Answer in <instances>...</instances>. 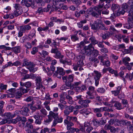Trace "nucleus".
<instances>
[{"instance_id":"f257e3e1","label":"nucleus","mask_w":133,"mask_h":133,"mask_svg":"<svg viewBox=\"0 0 133 133\" xmlns=\"http://www.w3.org/2000/svg\"><path fill=\"white\" fill-rule=\"evenodd\" d=\"M111 9L113 11V14L115 16H119L121 14L123 15L125 12L124 10L120 11L119 6L116 4H113L112 5Z\"/></svg>"},{"instance_id":"f03ea898","label":"nucleus","mask_w":133,"mask_h":133,"mask_svg":"<svg viewBox=\"0 0 133 133\" xmlns=\"http://www.w3.org/2000/svg\"><path fill=\"white\" fill-rule=\"evenodd\" d=\"M21 90L23 93H26L29 90V88L31 86V83L30 82H28L25 83L20 82Z\"/></svg>"},{"instance_id":"7ed1b4c3","label":"nucleus","mask_w":133,"mask_h":133,"mask_svg":"<svg viewBox=\"0 0 133 133\" xmlns=\"http://www.w3.org/2000/svg\"><path fill=\"white\" fill-rule=\"evenodd\" d=\"M105 1H107V0H100L99 4L97 6H95L93 8V9L97 12L100 15H101V12L103 10L102 8L104 5V2Z\"/></svg>"},{"instance_id":"20e7f679","label":"nucleus","mask_w":133,"mask_h":133,"mask_svg":"<svg viewBox=\"0 0 133 133\" xmlns=\"http://www.w3.org/2000/svg\"><path fill=\"white\" fill-rule=\"evenodd\" d=\"M19 114L23 115L28 116L30 112V110L28 107H23L21 110H19Z\"/></svg>"},{"instance_id":"39448f33","label":"nucleus","mask_w":133,"mask_h":133,"mask_svg":"<svg viewBox=\"0 0 133 133\" xmlns=\"http://www.w3.org/2000/svg\"><path fill=\"white\" fill-rule=\"evenodd\" d=\"M35 77L36 85V89H39L41 87H43L41 78L40 76H35Z\"/></svg>"},{"instance_id":"423d86ee","label":"nucleus","mask_w":133,"mask_h":133,"mask_svg":"<svg viewBox=\"0 0 133 133\" xmlns=\"http://www.w3.org/2000/svg\"><path fill=\"white\" fill-rule=\"evenodd\" d=\"M8 91L10 92H9V94L8 95L3 94L2 95L1 98V99L4 98L6 97H14V93H13L15 91V88H11L9 89Z\"/></svg>"},{"instance_id":"0eeeda50","label":"nucleus","mask_w":133,"mask_h":133,"mask_svg":"<svg viewBox=\"0 0 133 133\" xmlns=\"http://www.w3.org/2000/svg\"><path fill=\"white\" fill-rule=\"evenodd\" d=\"M58 114L55 113L52 111H50L49 112V115L48 116V119L46 121V122H51L53 119V118L54 119L57 118L58 117Z\"/></svg>"},{"instance_id":"6e6552de","label":"nucleus","mask_w":133,"mask_h":133,"mask_svg":"<svg viewBox=\"0 0 133 133\" xmlns=\"http://www.w3.org/2000/svg\"><path fill=\"white\" fill-rule=\"evenodd\" d=\"M77 58L79 59L77 62V66L78 67L82 66L84 64L83 61L85 60V56L81 55H78L77 56Z\"/></svg>"},{"instance_id":"1a4fd4ad","label":"nucleus","mask_w":133,"mask_h":133,"mask_svg":"<svg viewBox=\"0 0 133 133\" xmlns=\"http://www.w3.org/2000/svg\"><path fill=\"white\" fill-rule=\"evenodd\" d=\"M90 102L91 101L88 99L85 100L81 99H79L78 103L84 108H87L89 107L88 104L90 103Z\"/></svg>"},{"instance_id":"9d476101","label":"nucleus","mask_w":133,"mask_h":133,"mask_svg":"<svg viewBox=\"0 0 133 133\" xmlns=\"http://www.w3.org/2000/svg\"><path fill=\"white\" fill-rule=\"evenodd\" d=\"M53 4L54 6H52L53 9V10H58L61 6V2L59 0H56L53 3Z\"/></svg>"},{"instance_id":"9b49d317","label":"nucleus","mask_w":133,"mask_h":133,"mask_svg":"<svg viewBox=\"0 0 133 133\" xmlns=\"http://www.w3.org/2000/svg\"><path fill=\"white\" fill-rule=\"evenodd\" d=\"M56 74L59 75H64L65 74V72L64 69L60 67H57V68L56 71H55Z\"/></svg>"},{"instance_id":"f8f14e48","label":"nucleus","mask_w":133,"mask_h":133,"mask_svg":"<svg viewBox=\"0 0 133 133\" xmlns=\"http://www.w3.org/2000/svg\"><path fill=\"white\" fill-rule=\"evenodd\" d=\"M20 119H20L19 123H18V125L19 127H23L26 121V118L24 117H20Z\"/></svg>"},{"instance_id":"ddd939ff","label":"nucleus","mask_w":133,"mask_h":133,"mask_svg":"<svg viewBox=\"0 0 133 133\" xmlns=\"http://www.w3.org/2000/svg\"><path fill=\"white\" fill-rule=\"evenodd\" d=\"M34 118L35 119V123L36 124H41L42 117L41 116L35 115L34 116Z\"/></svg>"},{"instance_id":"4468645a","label":"nucleus","mask_w":133,"mask_h":133,"mask_svg":"<svg viewBox=\"0 0 133 133\" xmlns=\"http://www.w3.org/2000/svg\"><path fill=\"white\" fill-rule=\"evenodd\" d=\"M28 66V69L31 72H34L37 70V68H34L35 66L34 64L30 62Z\"/></svg>"},{"instance_id":"2eb2a0df","label":"nucleus","mask_w":133,"mask_h":133,"mask_svg":"<svg viewBox=\"0 0 133 133\" xmlns=\"http://www.w3.org/2000/svg\"><path fill=\"white\" fill-rule=\"evenodd\" d=\"M83 50L85 51V52L83 53L84 54L87 56H89L90 57L93 56V54L92 53V49H87L85 48Z\"/></svg>"},{"instance_id":"dca6fc26","label":"nucleus","mask_w":133,"mask_h":133,"mask_svg":"<svg viewBox=\"0 0 133 133\" xmlns=\"http://www.w3.org/2000/svg\"><path fill=\"white\" fill-rule=\"evenodd\" d=\"M32 0H22L21 3L23 5H25L27 7L30 6V4H32Z\"/></svg>"},{"instance_id":"f3484780","label":"nucleus","mask_w":133,"mask_h":133,"mask_svg":"<svg viewBox=\"0 0 133 133\" xmlns=\"http://www.w3.org/2000/svg\"><path fill=\"white\" fill-rule=\"evenodd\" d=\"M97 20L94 22V23L91 25V28L94 30H98L99 25L97 23Z\"/></svg>"},{"instance_id":"a211bd4d","label":"nucleus","mask_w":133,"mask_h":133,"mask_svg":"<svg viewBox=\"0 0 133 133\" xmlns=\"http://www.w3.org/2000/svg\"><path fill=\"white\" fill-rule=\"evenodd\" d=\"M112 34L109 31H106L105 33L104 34H103L102 36V38L104 39H105L112 36Z\"/></svg>"},{"instance_id":"6ab92c4d","label":"nucleus","mask_w":133,"mask_h":133,"mask_svg":"<svg viewBox=\"0 0 133 133\" xmlns=\"http://www.w3.org/2000/svg\"><path fill=\"white\" fill-rule=\"evenodd\" d=\"M89 40L91 42V44L94 45L97 44L98 42V41L96 40L95 37L93 36L89 38Z\"/></svg>"},{"instance_id":"aec40b11","label":"nucleus","mask_w":133,"mask_h":133,"mask_svg":"<svg viewBox=\"0 0 133 133\" xmlns=\"http://www.w3.org/2000/svg\"><path fill=\"white\" fill-rule=\"evenodd\" d=\"M20 27L25 32V31H28L31 28V27L29 25L21 26Z\"/></svg>"},{"instance_id":"412c9836","label":"nucleus","mask_w":133,"mask_h":133,"mask_svg":"<svg viewBox=\"0 0 133 133\" xmlns=\"http://www.w3.org/2000/svg\"><path fill=\"white\" fill-rule=\"evenodd\" d=\"M20 89H21L20 88ZM13 93H14V96L15 94L16 95V97L18 98H19L22 94H23L21 90V89L20 90H18L17 91L15 90V91Z\"/></svg>"},{"instance_id":"4be33fe9","label":"nucleus","mask_w":133,"mask_h":133,"mask_svg":"<svg viewBox=\"0 0 133 133\" xmlns=\"http://www.w3.org/2000/svg\"><path fill=\"white\" fill-rule=\"evenodd\" d=\"M64 123L67 124V128L68 130L71 128V127L74 125L73 123L71 122V121H68L67 119H65L64 121Z\"/></svg>"},{"instance_id":"5701e85b","label":"nucleus","mask_w":133,"mask_h":133,"mask_svg":"<svg viewBox=\"0 0 133 133\" xmlns=\"http://www.w3.org/2000/svg\"><path fill=\"white\" fill-rule=\"evenodd\" d=\"M2 115V116L4 117V118L8 121L11 119V114L10 113H5L4 115Z\"/></svg>"},{"instance_id":"b1692460","label":"nucleus","mask_w":133,"mask_h":133,"mask_svg":"<svg viewBox=\"0 0 133 133\" xmlns=\"http://www.w3.org/2000/svg\"><path fill=\"white\" fill-rule=\"evenodd\" d=\"M12 51L16 54H17L20 52L21 47L20 46H17L12 48Z\"/></svg>"},{"instance_id":"393cba45","label":"nucleus","mask_w":133,"mask_h":133,"mask_svg":"<svg viewBox=\"0 0 133 133\" xmlns=\"http://www.w3.org/2000/svg\"><path fill=\"white\" fill-rule=\"evenodd\" d=\"M114 106L118 110H120L122 109L121 103L117 101L114 104Z\"/></svg>"},{"instance_id":"a878e982","label":"nucleus","mask_w":133,"mask_h":133,"mask_svg":"<svg viewBox=\"0 0 133 133\" xmlns=\"http://www.w3.org/2000/svg\"><path fill=\"white\" fill-rule=\"evenodd\" d=\"M101 75H95L94 78L95 80V84L97 86L99 84V79Z\"/></svg>"},{"instance_id":"bb28decb","label":"nucleus","mask_w":133,"mask_h":133,"mask_svg":"<svg viewBox=\"0 0 133 133\" xmlns=\"http://www.w3.org/2000/svg\"><path fill=\"white\" fill-rule=\"evenodd\" d=\"M40 111L41 115L40 116H41L42 117H44L47 115V112L45 109H42Z\"/></svg>"},{"instance_id":"cd10ccee","label":"nucleus","mask_w":133,"mask_h":133,"mask_svg":"<svg viewBox=\"0 0 133 133\" xmlns=\"http://www.w3.org/2000/svg\"><path fill=\"white\" fill-rule=\"evenodd\" d=\"M89 59L90 61L96 63H98L99 62L98 60L97 59L95 58V56H92L90 57Z\"/></svg>"},{"instance_id":"c85d7f7f","label":"nucleus","mask_w":133,"mask_h":133,"mask_svg":"<svg viewBox=\"0 0 133 133\" xmlns=\"http://www.w3.org/2000/svg\"><path fill=\"white\" fill-rule=\"evenodd\" d=\"M126 121V120H121L120 121L118 119V123H117V125L119 126H122V124L125 125Z\"/></svg>"},{"instance_id":"c756f323","label":"nucleus","mask_w":133,"mask_h":133,"mask_svg":"<svg viewBox=\"0 0 133 133\" xmlns=\"http://www.w3.org/2000/svg\"><path fill=\"white\" fill-rule=\"evenodd\" d=\"M99 29L104 31H105L107 30L108 28L106 27L104 25L103 23H102L100 24L99 25L98 30Z\"/></svg>"},{"instance_id":"7c9ffc66","label":"nucleus","mask_w":133,"mask_h":133,"mask_svg":"<svg viewBox=\"0 0 133 133\" xmlns=\"http://www.w3.org/2000/svg\"><path fill=\"white\" fill-rule=\"evenodd\" d=\"M121 77L123 79V80L124 81L125 80V79H129L130 80H131L132 78H133V75H125V77L123 76L124 75H120Z\"/></svg>"},{"instance_id":"2f4dec72","label":"nucleus","mask_w":133,"mask_h":133,"mask_svg":"<svg viewBox=\"0 0 133 133\" xmlns=\"http://www.w3.org/2000/svg\"><path fill=\"white\" fill-rule=\"evenodd\" d=\"M121 87H118L117 88V90L112 91L113 94H114L115 96H117L120 92V90L121 89Z\"/></svg>"},{"instance_id":"473e14b6","label":"nucleus","mask_w":133,"mask_h":133,"mask_svg":"<svg viewBox=\"0 0 133 133\" xmlns=\"http://www.w3.org/2000/svg\"><path fill=\"white\" fill-rule=\"evenodd\" d=\"M118 119H114L113 118L111 119L109 121V123L110 125L113 124L115 123H118Z\"/></svg>"},{"instance_id":"72a5a7b5","label":"nucleus","mask_w":133,"mask_h":133,"mask_svg":"<svg viewBox=\"0 0 133 133\" xmlns=\"http://www.w3.org/2000/svg\"><path fill=\"white\" fill-rule=\"evenodd\" d=\"M127 4L129 6L130 10H133V0H129L127 2Z\"/></svg>"},{"instance_id":"f704fd0d","label":"nucleus","mask_w":133,"mask_h":133,"mask_svg":"<svg viewBox=\"0 0 133 133\" xmlns=\"http://www.w3.org/2000/svg\"><path fill=\"white\" fill-rule=\"evenodd\" d=\"M110 32L112 34V35L115 33L117 32V31L112 26H110V28L109 29Z\"/></svg>"},{"instance_id":"c9c22d12","label":"nucleus","mask_w":133,"mask_h":133,"mask_svg":"<svg viewBox=\"0 0 133 133\" xmlns=\"http://www.w3.org/2000/svg\"><path fill=\"white\" fill-rule=\"evenodd\" d=\"M108 70L111 74H114V75H117V71L111 69L110 67H109L108 68Z\"/></svg>"},{"instance_id":"e433bc0d","label":"nucleus","mask_w":133,"mask_h":133,"mask_svg":"<svg viewBox=\"0 0 133 133\" xmlns=\"http://www.w3.org/2000/svg\"><path fill=\"white\" fill-rule=\"evenodd\" d=\"M41 104V102L40 101L39 102H37L35 106L37 110L41 109L42 107Z\"/></svg>"},{"instance_id":"4c0bfd02","label":"nucleus","mask_w":133,"mask_h":133,"mask_svg":"<svg viewBox=\"0 0 133 133\" xmlns=\"http://www.w3.org/2000/svg\"><path fill=\"white\" fill-rule=\"evenodd\" d=\"M22 13L21 10H16L15 11L13 14H14L16 17H17L18 16L21 15Z\"/></svg>"},{"instance_id":"58836bf2","label":"nucleus","mask_w":133,"mask_h":133,"mask_svg":"<svg viewBox=\"0 0 133 133\" xmlns=\"http://www.w3.org/2000/svg\"><path fill=\"white\" fill-rule=\"evenodd\" d=\"M25 32L20 27V30L18 34V37H22L23 35V34L25 33Z\"/></svg>"},{"instance_id":"ea45409f","label":"nucleus","mask_w":133,"mask_h":133,"mask_svg":"<svg viewBox=\"0 0 133 133\" xmlns=\"http://www.w3.org/2000/svg\"><path fill=\"white\" fill-rule=\"evenodd\" d=\"M35 78V77L34 75H25L24 77L23 78V79H25L28 78L34 79Z\"/></svg>"},{"instance_id":"a19ab883","label":"nucleus","mask_w":133,"mask_h":133,"mask_svg":"<svg viewBox=\"0 0 133 133\" xmlns=\"http://www.w3.org/2000/svg\"><path fill=\"white\" fill-rule=\"evenodd\" d=\"M55 57L57 58H62L63 57V56L61 55V53L59 51H58L56 54Z\"/></svg>"},{"instance_id":"79ce46f5","label":"nucleus","mask_w":133,"mask_h":133,"mask_svg":"<svg viewBox=\"0 0 133 133\" xmlns=\"http://www.w3.org/2000/svg\"><path fill=\"white\" fill-rule=\"evenodd\" d=\"M19 117H17L16 119H12V122L14 124H16L18 122L19 123V120H20V118Z\"/></svg>"},{"instance_id":"37998d69","label":"nucleus","mask_w":133,"mask_h":133,"mask_svg":"<svg viewBox=\"0 0 133 133\" xmlns=\"http://www.w3.org/2000/svg\"><path fill=\"white\" fill-rule=\"evenodd\" d=\"M132 25L130 24V23H128L124 24V27L128 29H129L132 28Z\"/></svg>"},{"instance_id":"c03bdc74","label":"nucleus","mask_w":133,"mask_h":133,"mask_svg":"<svg viewBox=\"0 0 133 133\" xmlns=\"http://www.w3.org/2000/svg\"><path fill=\"white\" fill-rule=\"evenodd\" d=\"M72 2L77 5H79L81 3V2L80 0H72Z\"/></svg>"},{"instance_id":"a18cd8bd","label":"nucleus","mask_w":133,"mask_h":133,"mask_svg":"<svg viewBox=\"0 0 133 133\" xmlns=\"http://www.w3.org/2000/svg\"><path fill=\"white\" fill-rule=\"evenodd\" d=\"M71 38L73 41H75L78 40V38L76 35H73L71 36Z\"/></svg>"},{"instance_id":"49530a36","label":"nucleus","mask_w":133,"mask_h":133,"mask_svg":"<svg viewBox=\"0 0 133 133\" xmlns=\"http://www.w3.org/2000/svg\"><path fill=\"white\" fill-rule=\"evenodd\" d=\"M92 50L93 51H92V54H94V55L93 54L92 56H97L98 54L99 53L98 51L95 49H93Z\"/></svg>"},{"instance_id":"de8ad7c7","label":"nucleus","mask_w":133,"mask_h":133,"mask_svg":"<svg viewBox=\"0 0 133 133\" xmlns=\"http://www.w3.org/2000/svg\"><path fill=\"white\" fill-rule=\"evenodd\" d=\"M26 127L28 129H32L33 128V126L32 124L30 123L27 122L26 123Z\"/></svg>"},{"instance_id":"09e8293b","label":"nucleus","mask_w":133,"mask_h":133,"mask_svg":"<svg viewBox=\"0 0 133 133\" xmlns=\"http://www.w3.org/2000/svg\"><path fill=\"white\" fill-rule=\"evenodd\" d=\"M97 91L99 92L103 93L105 92V90L103 88H100L98 89Z\"/></svg>"},{"instance_id":"8fccbe9b","label":"nucleus","mask_w":133,"mask_h":133,"mask_svg":"<svg viewBox=\"0 0 133 133\" xmlns=\"http://www.w3.org/2000/svg\"><path fill=\"white\" fill-rule=\"evenodd\" d=\"M107 121L106 120L102 119L99 122V125H104L106 123Z\"/></svg>"},{"instance_id":"3c124183","label":"nucleus","mask_w":133,"mask_h":133,"mask_svg":"<svg viewBox=\"0 0 133 133\" xmlns=\"http://www.w3.org/2000/svg\"><path fill=\"white\" fill-rule=\"evenodd\" d=\"M122 102L123 105H125V107H128V101L127 100L123 99L122 100Z\"/></svg>"},{"instance_id":"603ef678","label":"nucleus","mask_w":133,"mask_h":133,"mask_svg":"<svg viewBox=\"0 0 133 133\" xmlns=\"http://www.w3.org/2000/svg\"><path fill=\"white\" fill-rule=\"evenodd\" d=\"M93 129V128L91 126H88L86 129V131L88 133H90Z\"/></svg>"},{"instance_id":"864d4df0","label":"nucleus","mask_w":133,"mask_h":133,"mask_svg":"<svg viewBox=\"0 0 133 133\" xmlns=\"http://www.w3.org/2000/svg\"><path fill=\"white\" fill-rule=\"evenodd\" d=\"M30 108L32 110V112H34L37 110L35 106L32 105V104H31V105L30 107Z\"/></svg>"},{"instance_id":"5fc2aeb1","label":"nucleus","mask_w":133,"mask_h":133,"mask_svg":"<svg viewBox=\"0 0 133 133\" xmlns=\"http://www.w3.org/2000/svg\"><path fill=\"white\" fill-rule=\"evenodd\" d=\"M99 121L96 120H94L92 121V123L93 125L96 126H97L99 125Z\"/></svg>"},{"instance_id":"6e6d98bb","label":"nucleus","mask_w":133,"mask_h":133,"mask_svg":"<svg viewBox=\"0 0 133 133\" xmlns=\"http://www.w3.org/2000/svg\"><path fill=\"white\" fill-rule=\"evenodd\" d=\"M4 102L3 101H0V111L2 110V112L4 111V110L3 109V108L4 106Z\"/></svg>"},{"instance_id":"4d7b16f0","label":"nucleus","mask_w":133,"mask_h":133,"mask_svg":"<svg viewBox=\"0 0 133 133\" xmlns=\"http://www.w3.org/2000/svg\"><path fill=\"white\" fill-rule=\"evenodd\" d=\"M14 8L16 9V10H19L21 8V7L19 4H15L14 6Z\"/></svg>"},{"instance_id":"13d9d810","label":"nucleus","mask_w":133,"mask_h":133,"mask_svg":"<svg viewBox=\"0 0 133 133\" xmlns=\"http://www.w3.org/2000/svg\"><path fill=\"white\" fill-rule=\"evenodd\" d=\"M103 63V65H105L107 67L109 66L110 65V62L108 60H107L105 62H104Z\"/></svg>"},{"instance_id":"bf43d9fd","label":"nucleus","mask_w":133,"mask_h":133,"mask_svg":"<svg viewBox=\"0 0 133 133\" xmlns=\"http://www.w3.org/2000/svg\"><path fill=\"white\" fill-rule=\"evenodd\" d=\"M91 14L93 16L96 17V18L98 17L99 15L98 14V13H97L94 11H92Z\"/></svg>"},{"instance_id":"052dcab7","label":"nucleus","mask_w":133,"mask_h":133,"mask_svg":"<svg viewBox=\"0 0 133 133\" xmlns=\"http://www.w3.org/2000/svg\"><path fill=\"white\" fill-rule=\"evenodd\" d=\"M33 100V97L32 96H29L28 97L26 98V99L25 100L26 101L29 102H30Z\"/></svg>"},{"instance_id":"680f3d73","label":"nucleus","mask_w":133,"mask_h":133,"mask_svg":"<svg viewBox=\"0 0 133 133\" xmlns=\"http://www.w3.org/2000/svg\"><path fill=\"white\" fill-rule=\"evenodd\" d=\"M30 63V62H28V61L25 60H24L22 66H24L29 65Z\"/></svg>"},{"instance_id":"e2e57ef3","label":"nucleus","mask_w":133,"mask_h":133,"mask_svg":"<svg viewBox=\"0 0 133 133\" xmlns=\"http://www.w3.org/2000/svg\"><path fill=\"white\" fill-rule=\"evenodd\" d=\"M101 51L103 53H107L108 52L107 49L104 47L103 48H102L101 50Z\"/></svg>"},{"instance_id":"0e129e2a","label":"nucleus","mask_w":133,"mask_h":133,"mask_svg":"<svg viewBox=\"0 0 133 133\" xmlns=\"http://www.w3.org/2000/svg\"><path fill=\"white\" fill-rule=\"evenodd\" d=\"M38 51L36 47H34L32 49V51L31 52L32 54H35Z\"/></svg>"},{"instance_id":"69168bd1","label":"nucleus","mask_w":133,"mask_h":133,"mask_svg":"<svg viewBox=\"0 0 133 133\" xmlns=\"http://www.w3.org/2000/svg\"><path fill=\"white\" fill-rule=\"evenodd\" d=\"M7 87V85H3L2 84H1L0 86V89L2 90H5L6 89V88Z\"/></svg>"},{"instance_id":"338daca9","label":"nucleus","mask_w":133,"mask_h":133,"mask_svg":"<svg viewBox=\"0 0 133 133\" xmlns=\"http://www.w3.org/2000/svg\"><path fill=\"white\" fill-rule=\"evenodd\" d=\"M118 49H124L125 48V44H122L118 45Z\"/></svg>"},{"instance_id":"774afa93","label":"nucleus","mask_w":133,"mask_h":133,"mask_svg":"<svg viewBox=\"0 0 133 133\" xmlns=\"http://www.w3.org/2000/svg\"><path fill=\"white\" fill-rule=\"evenodd\" d=\"M49 129L48 128H44L43 129H42L41 131V133H46V132H49Z\"/></svg>"}]
</instances>
